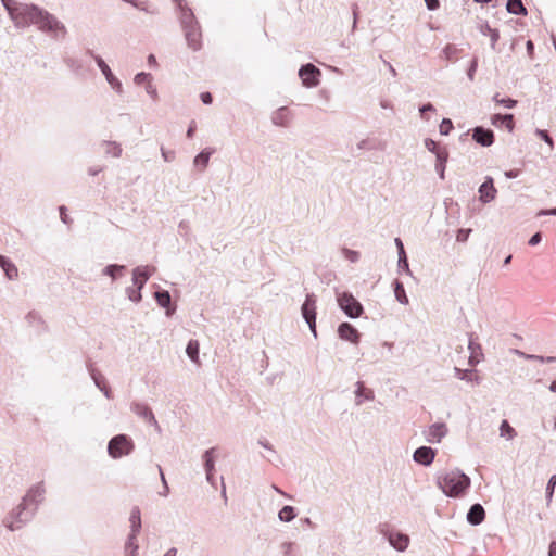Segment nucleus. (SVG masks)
Here are the masks:
<instances>
[{"label": "nucleus", "mask_w": 556, "mask_h": 556, "mask_svg": "<svg viewBox=\"0 0 556 556\" xmlns=\"http://www.w3.org/2000/svg\"><path fill=\"white\" fill-rule=\"evenodd\" d=\"M301 313L306 321V324L309 327L311 332L313 333L314 338H317V331H316V296L311 293L307 294L305 298V301L301 307Z\"/></svg>", "instance_id": "7"}, {"label": "nucleus", "mask_w": 556, "mask_h": 556, "mask_svg": "<svg viewBox=\"0 0 556 556\" xmlns=\"http://www.w3.org/2000/svg\"><path fill=\"white\" fill-rule=\"evenodd\" d=\"M214 452H215V448H210L203 455L204 468H205L207 476L212 475V472L214 471V468H215Z\"/></svg>", "instance_id": "34"}, {"label": "nucleus", "mask_w": 556, "mask_h": 556, "mask_svg": "<svg viewBox=\"0 0 556 556\" xmlns=\"http://www.w3.org/2000/svg\"><path fill=\"white\" fill-rule=\"evenodd\" d=\"M200 97L204 104H211L213 101L212 94L210 92H202Z\"/></svg>", "instance_id": "59"}, {"label": "nucleus", "mask_w": 556, "mask_h": 556, "mask_svg": "<svg viewBox=\"0 0 556 556\" xmlns=\"http://www.w3.org/2000/svg\"><path fill=\"white\" fill-rule=\"evenodd\" d=\"M354 404L362 406L365 402L374 401L375 393L371 389L365 387L364 382L357 381L354 390Z\"/></svg>", "instance_id": "15"}, {"label": "nucleus", "mask_w": 556, "mask_h": 556, "mask_svg": "<svg viewBox=\"0 0 556 556\" xmlns=\"http://www.w3.org/2000/svg\"><path fill=\"white\" fill-rule=\"evenodd\" d=\"M0 267L3 269L9 280L16 279L18 276L17 267L8 257L0 255Z\"/></svg>", "instance_id": "24"}, {"label": "nucleus", "mask_w": 556, "mask_h": 556, "mask_svg": "<svg viewBox=\"0 0 556 556\" xmlns=\"http://www.w3.org/2000/svg\"><path fill=\"white\" fill-rule=\"evenodd\" d=\"M299 76L306 88H314L319 85L321 72L315 65L308 63L299 70Z\"/></svg>", "instance_id": "9"}, {"label": "nucleus", "mask_w": 556, "mask_h": 556, "mask_svg": "<svg viewBox=\"0 0 556 556\" xmlns=\"http://www.w3.org/2000/svg\"><path fill=\"white\" fill-rule=\"evenodd\" d=\"M426 5L429 10H437L440 5L439 0H425Z\"/></svg>", "instance_id": "57"}, {"label": "nucleus", "mask_w": 556, "mask_h": 556, "mask_svg": "<svg viewBox=\"0 0 556 556\" xmlns=\"http://www.w3.org/2000/svg\"><path fill=\"white\" fill-rule=\"evenodd\" d=\"M437 452L430 446H420L415 450L413 454V459L419 465L422 466H430L434 458H435Z\"/></svg>", "instance_id": "14"}, {"label": "nucleus", "mask_w": 556, "mask_h": 556, "mask_svg": "<svg viewBox=\"0 0 556 556\" xmlns=\"http://www.w3.org/2000/svg\"><path fill=\"white\" fill-rule=\"evenodd\" d=\"M506 9L510 14L527 15V10L521 0H508Z\"/></svg>", "instance_id": "29"}, {"label": "nucleus", "mask_w": 556, "mask_h": 556, "mask_svg": "<svg viewBox=\"0 0 556 556\" xmlns=\"http://www.w3.org/2000/svg\"><path fill=\"white\" fill-rule=\"evenodd\" d=\"M130 522V533L129 535L137 536L140 529H141V517H140V510L139 508L135 507L129 517Z\"/></svg>", "instance_id": "25"}, {"label": "nucleus", "mask_w": 556, "mask_h": 556, "mask_svg": "<svg viewBox=\"0 0 556 556\" xmlns=\"http://www.w3.org/2000/svg\"><path fill=\"white\" fill-rule=\"evenodd\" d=\"M484 516V508L480 504H475L467 514V521L473 526H478L483 521Z\"/></svg>", "instance_id": "22"}, {"label": "nucleus", "mask_w": 556, "mask_h": 556, "mask_svg": "<svg viewBox=\"0 0 556 556\" xmlns=\"http://www.w3.org/2000/svg\"><path fill=\"white\" fill-rule=\"evenodd\" d=\"M472 139L482 147H490L494 142V134L490 129L476 127L472 131Z\"/></svg>", "instance_id": "17"}, {"label": "nucleus", "mask_w": 556, "mask_h": 556, "mask_svg": "<svg viewBox=\"0 0 556 556\" xmlns=\"http://www.w3.org/2000/svg\"><path fill=\"white\" fill-rule=\"evenodd\" d=\"M124 270V265L111 264L103 268L102 274L111 277L112 280H116Z\"/></svg>", "instance_id": "31"}, {"label": "nucleus", "mask_w": 556, "mask_h": 556, "mask_svg": "<svg viewBox=\"0 0 556 556\" xmlns=\"http://www.w3.org/2000/svg\"><path fill=\"white\" fill-rule=\"evenodd\" d=\"M384 538H387L388 542L392 547H394L399 552H404L408 547L409 538L408 535L397 532V531H386L382 532Z\"/></svg>", "instance_id": "12"}, {"label": "nucleus", "mask_w": 556, "mask_h": 556, "mask_svg": "<svg viewBox=\"0 0 556 556\" xmlns=\"http://www.w3.org/2000/svg\"><path fill=\"white\" fill-rule=\"evenodd\" d=\"M174 1L178 4V7L181 10L180 20H181L184 29L191 27V26H197L193 21V13L189 8L186 7L185 0H174Z\"/></svg>", "instance_id": "21"}, {"label": "nucleus", "mask_w": 556, "mask_h": 556, "mask_svg": "<svg viewBox=\"0 0 556 556\" xmlns=\"http://www.w3.org/2000/svg\"><path fill=\"white\" fill-rule=\"evenodd\" d=\"M491 123L495 127H502L504 126L509 132H513L515 123H514V115L513 114H494L491 117Z\"/></svg>", "instance_id": "19"}, {"label": "nucleus", "mask_w": 556, "mask_h": 556, "mask_svg": "<svg viewBox=\"0 0 556 556\" xmlns=\"http://www.w3.org/2000/svg\"><path fill=\"white\" fill-rule=\"evenodd\" d=\"M157 468H159L161 480H162V483H163V486H164V492L162 493V495L166 496L168 494L169 489H168V485H167V482L165 480V477H164V473L162 471L161 466H157Z\"/></svg>", "instance_id": "55"}, {"label": "nucleus", "mask_w": 556, "mask_h": 556, "mask_svg": "<svg viewBox=\"0 0 556 556\" xmlns=\"http://www.w3.org/2000/svg\"><path fill=\"white\" fill-rule=\"evenodd\" d=\"M93 59L104 77L112 73V70L101 56L94 55Z\"/></svg>", "instance_id": "45"}, {"label": "nucleus", "mask_w": 556, "mask_h": 556, "mask_svg": "<svg viewBox=\"0 0 556 556\" xmlns=\"http://www.w3.org/2000/svg\"><path fill=\"white\" fill-rule=\"evenodd\" d=\"M477 66H478V61L477 59H473L468 71H467V76L469 78L470 81H472L475 79V74H476V71H477Z\"/></svg>", "instance_id": "53"}, {"label": "nucleus", "mask_w": 556, "mask_h": 556, "mask_svg": "<svg viewBox=\"0 0 556 556\" xmlns=\"http://www.w3.org/2000/svg\"><path fill=\"white\" fill-rule=\"evenodd\" d=\"M212 152L207 150L201 151L193 160V165L204 170L208 164Z\"/></svg>", "instance_id": "30"}, {"label": "nucleus", "mask_w": 556, "mask_h": 556, "mask_svg": "<svg viewBox=\"0 0 556 556\" xmlns=\"http://www.w3.org/2000/svg\"><path fill=\"white\" fill-rule=\"evenodd\" d=\"M341 253L343 257L351 263H357L361 260V253L356 250L343 248Z\"/></svg>", "instance_id": "41"}, {"label": "nucleus", "mask_w": 556, "mask_h": 556, "mask_svg": "<svg viewBox=\"0 0 556 556\" xmlns=\"http://www.w3.org/2000/svg\"><path fill=\"white\" fill-rule=\"evenodd\" d=\"M200 344L197 340H190L186 348V354L190 358V361L197 365H200Z\"/></svg>", "instance_id": "26"}, {"label": "nucleus", "mask_w": 556, "mask_h": 556, "mask_svg": "<svg viewBox=\"0 0 556 556\" xmlns=\"http://www.w3.org/2000/svg\"><path fill=\"white\" fill-rule=\"evenodd\" d=\"M541 239H542V238H541V233H540V232H536V233H534V235L530 238V240H529V244H530V245H536V244H539V243L541 242Z\"/></svg>", "instance_id": "60"}, {"label": "nucleus", "mask_w": 556, "mask_h": 556, "mask_svg": "<svg viewBox=\"0 0 556 556\" xmlns=\"http://www.w3.org/2000/svg\"><path fill=\"white\" fill-rule=\"evenodd\" d=\"M555 485H556V473L553 475L549 478L548 482H547V486H546V498H547V502H551V500H552Z\"/></svg>", "instance_id": "47"}, {"label": "nucleus", "mask_w": 556, "mask_h": 556, "mask_svg": "<svg viewBox=\"0 0 556 556\" xmlns=\"http://www.w3.org/2000/svg\"><path fill=\"white\" fill-rule=\"evenodd\" d=\"M452 129H453L452 121L448 118H443L439 126L440 134L443 136H447Z\"/></svg>", "instance_id": "46"}, {"label": "nucleus", "mask_w": 556, "mask_h": 556, "mask_svg": "<svg viewBox=\"0 0 556 556\" xmlns=\"http://www.w3.org/2000/svg\"><path fill=\"white\" fill-rule=\"evenodd\" d=\"M141 290L135 286L126 288L127 298L134 303H139L142 299Z\"/></svg>", "instance_id": "42"}, {"label": "nucleus", "mask_w": 556, "mask_h": 556, "mask_svg": "<svg viewBox=\"0 0 556 556\" xmlns=\"http://www.w3.org/2000/svg\"><path fill=\"white\" fill-rule=\"evenodd\" d=\"M137 536L128 535L125 549H126V556H138V544L136 543Z\"/></svg>", "instance_id": "37"}, {"label": "nucleus", "mask_w": 556, "mask_h": 556, "mask_svg": "<svg viewBox=\"0 0 556 556\" xmlns=\"http://www.w3.org/2000/svg\"><path fill=\"white\" fill-rule=\"evenodd\" d=\"M155 300L157 302V304L161 306V307H168L169 304H170V294L168 291H157L155 292Z\"/></svg>", "instance_id": "39"}, {"label": "nucleus", "mask_w": 556, "mask_h": 556, "mask_svg": "<svg viewBox=\"0 0 556 556\" xmlns=\"http://www.w3.org/2000/svg\"><path fill=\"white\" fill-rule=\"evenodd\" d=\"M148 65L152 68H156L159 66L156 58L154 54H150L147 59Z\"/></svg>", "instance_id": "58"}, {"label": "nucleus", "mask_w": 556, "mask_h": 556, "mask_svg": "<svg viewBox=\"0 0 556 556\" xmlns=\"http://www.w3.org/2000/svg\"><path fill=\"white\" fill-rule=\"evenodd\" d=\"M548 556H556V540L552 541L548 546Z\"/></svg>", "instance_id": "63"}, {"label": "nucleus", "mask_w": 556, "mask_h": 556, "mask_svg": "<svg viewBox=\"0 0 556 556\" xmlns=\"http://www.w3.org/2000/svg\"><path fill=\"white\" fill-rule=\"evenodd\" d=\"M394 294L401 304H408V298L406 296L405 289L401 282L395 283Z\"/></svg>", "instance_id": "43"}, {"label": "nucleus", "mask_w": 556, "mask_h": 556, "mask_svg": "<svg viewBox=\"0 0 556 556\" xmlns=\"http://www.w3.org/2000/svg\"><path fill=\"white\" fill-rule=\"evenodd\" d=\"M339 307L350 317L357 318L363 312V305L353 296L352 293L342 292L337 295Z\"/></svg>", "instance_id": "6"}, {"label": "nucleus", "mask_w": 556, "mask_h": 556, "mask_svg": "<svg viewBox=\"0 0 556 556\" xmlns=\"http://www.w3.org/2000/svg\"><path fill=\"white\" fill-rule=\"evenodd\" d=\"M481 33L483 35H489V37L491 38V48L495 49L496 42L500 39L498 31L496 29L491 28L488 24H485L481 27Z\"/></svg>", "instance_id": "36"}, {"label": "nucleus", "mask_w": 556, "mask_h": 556, "mask_svg": "<svg viewBox=\"0 0 556 556\" xmlns=\"http://www.w3.org/2000/svg\"><path fill=\"white\" fill-rule=\"evenodd\" d=\"M46 488L42 482L33 485L23 498V503L28 506H37L45 498Z\"/></svg>", "instance_id": "11"}, {"label": "nucleus", "mask_w": 556, "mask_h": 556, "mask_svg": "<svg viewBox=\"0 0 556 556\" xmlns=\"http://www.w3.org/2000/svg\"><path fill=\"white\" fill-rule=\"evenodd\" d=\"M131 410L137 416L141 417L142 419H144L151 424H156V420H155V417H154L152 410L146 404L135 403L131 406Z\"/></svg>", "instance_id": "23"}, {"label": "nucleus", "mask_w": 556, "mask_h": 556, "mask_svg": "<svg viewBox=\"0 0 556 556\" xmlns=\"http://www.w3.org/2000/svg\"><path fill=\"white\" fill-rule=\"evenodd\" d=\"M146 92L149 97H151L153 100H156L159 98L157 88L153 84V81H150L146 87Z\"/></svg>", "instance_id": "50"}, {"label": "nucleus", "mask_w": 556, "mask_h": 556, "mask_svg": "<svg viewBox=\"0 0 556 556\" xmlns=\"http://www.w3.org/2000/svg\"><path fill=\"white\" fill-rule=\"evenodd\" d=\"M161 152L165 162H172L174 160V152H168L164 149H161Z\"/></svg>", "instance_id": "61"}, {"label": "nucleus", "mask_w": 556, "mask_h": 556, "mask_svg": "<svg viewBox=\"0 0 556 556\" xmlns=\"http://www.w3.org/2000/svg\"><path fill=\"white\" fill-rule=\"evenodd\" d=\"M539 216H542V215H554L556 216V207L555 208H549V210H542L538 213Z\"/></svg>", "instance_id": "64"}, {"label": "nucleus", "mask_w": 556, "mask_h": 556, "mask_svg": "<svg viewBox=\"0 0 556 556\" xmlns=\"http://www.w3.org/2000/svg\"><path fill=\"white\" fill-rule=\"evenodd\" d=\"M11 21L16 28H26L37 25L41 8L35 4L21 3L15 0H1Z\"/></svg>", "instance_id": "1"}, {"label": "nucleus", "mask_w": 556, "mask_h": 556, "mask_svg": "<svg viewBox=\"0 0 556 556\" xmlns=\"http://www.w3.org/2000/svg\"><path fill=\"white\" fill-rule=\"evenodd\" d=\"M287 115L288 111L286 108H280L273 116V122L275 125L285 126L287 124Z\"/></svg>", "instance_id": "40"}, {"label": "nucleus", "mask_w": 556, "mask_h": 556, "mask_svg": "<svg viewBox=\"0 0 556 556\" xmlns=\"http://www.w3.org/2000/svg\"><path fill=\"white\" fill-rule=\"evenodd\" d=\"M296 517L293 506L286 505L278 513V519L282 522H291Z\"/></svg>", "instance_id": "33"}, {"label": "nucleus", "mask_w": 556, "mask_h": 556, "mask_svg": "<svg viewBox=\"0 0 556 556\" xmlns=\"http://www.w3.org/2000/svg\"><path fill=\"white\" fill-rule=\"evenodd\" d=\"M150 81H153V76L150 73L140 72L134 76V84L136 86H147Z\"/></svg>", "instance_id": "38"}, {"label": "nucleus", "mask_w": 556, "mask_h": 556, "mask_svg": "<svg viewBox=\"0 0 556 556\" xmlns=\"http://www.w3.org/2000/svg\"><path fill=\"white\" fill-rule=\"evenodd\" d=\"M493 101L497 104H501V105H504L505 108L507 109H513L516 106L517 104V101L514 100V99H510V98H500V94L496 93L494 97H493Z\"/></svg>", "instance_id": "44"}, {"label": "nucleus", "mask_w": 556, "mask_h": 556, "mask_svg": "<svg viewBox=\"0 0 556 556\" xmlns=\"http://www.w3.org/2000/svg\"><path fill=\"white\" fill-rule=\"evenodd\" d=\"M134 448L132 441L126 434L113 437L108 444V453L114 459L129 455Z\"/></svg>", "instance_id": "5"}, {"label": "nucleus", "mask_w": 556, "mask_h": 556, "mask_svg": "<svg viewBox=\"0 0 556 556\" xmlns=\"http://www.w3.org/2000/svg\"><path fill=\"white\" fill-rule=\"evenodd\" d=\"M447 160L448 152L446 149L437 151L434 169L441 179L445 178V168Z\"/></svg>", "instance_id": "20"}, {"label": "nucleus", "mask_w": 556, "mask_h": 556, "mask_svg": "<svg viewBox=\"0 0 556 556\" xmlns=\"http://www.w3.org/2000/svg\"><path fill=\"white\" fill-rule=\"evenodd\" d=\"M462 49L458 48L456 45L454 43H448L444 47V49L442 50V55L444 56L445 60L447 61H454V60H457L459 53H460Z\"/></svg>", "instance_id": "32"}, {"label": "nucleus", "mask_w": 556, "mask_h": 556, "mask_svg": "<svg viewBox=\"0 0 556 556\" xmlns=\"http://www.w3.org/2000/svg\"><path fill=\"white\" fill-rule=\"evenodd\" d=\"M470 478L458 469L447 471L438 478V486L442 492L451 497H456L469 488Z\"/></svg>", "instance_id": "2"}, {"label": "nucleus", "mask_w": 556, "mask_h": 556, "mask_svg": "<svg viewBox=\"0 0 556 556\" xmlns=\"http://www.w3.org/2000/svg\"><path fill=\"white\" fill-rule=\"evenodd\" d=\"M110 88L118 96L124 93V86L122 80L112 72L104 77Z\"/></svg>", "instance_id": "28"}, {"label": "nucleus", "mask_w": 556, "mask_h": 556, "mask_svg": "<svg viewBox=\"0 0 556 556\" xmlns=\"http://www.w3.org/2000/svg\"><path fill=\"white\" fill-rule=\"evenodd\" d=\"M185 36L188 42V46L197 51L201 48V34L197 26H191L185 28Z\"/></svg>", "instance_id": "18"}, {"label": "nucleus", "mask_w": 556, "mask_h": 556, "mask_svg": "<svg viewBox=\"0 0 556 556\" xmlns=\"http://www.w3.org/2000/svg\"><path fill=\"white\" fill-rule=\"evenodd\" d=\"M421 434L427 443L439 444L448 434V427L445 422H434L425 428Z\"/></svg>", "instance_id": "8"}, {"label": "nucleus", "mask_w": 556, "mask_h": 556, "mask_svg": "<svg viewBox=\"0 0 556 556\" xmlns=\"http://www.w3.org/2000/svg\"><path fill=\"white\" fill-rule=\"evenodd\" d=\"M515 429L509 425L507 420H503L500 426V435L505 438L507 441L513 440L516 437Z\"/></svg>", "instance_id": "35"}, {"label": "nucleus", "mask_w": 556, "mask_h": 556, "mask_svg": "<svg viewBox=\"0 0 556 556\" xmlns=\"http://www.w3.org/2000/svg\"><path fill=\"white\" fill-rule=\"evenodd\" d=\"M33 516V509L26 506L23 502L4 518L3 525L10 531L21 529Z\"/></svg>", "instance_id": "4"}, {"label": "nucleus", "mask_w": 556, "mask_h": 556, "mask_svg": "<svg viewBox=\"0 0 556 556\" xmlns=\"http://www.w3.org/2000/svg\"><path fill=\"white\" fill-rule=\"evenodd\" d=\"M104 149V154L112 157H121L123 149L119 143L116 141H104L102 143Z\"/></svg>", "instance_id": "27"}, {"label": "nucleus", "mask_w": 556, "mask_h": 556, "mask_svg": "<svg viewBox=\"0 0 556 556\" xmlns=\"http://www.w3.org/2000/svg\"><path fill=\"white\" fill-rule=\"evenodd\" d=\"M156 271L154 266H137L132 269V285L138 289H143L149 278Z\"/></svg>", "instance_id": "10"}, {"label": "nucleus", "mask_w": 556, "mask_h": 556, "mask_svg": "<svg viewBox=\"0 0 556 556\" xmlns=\"http://www.w3.org/2000/svg\"><path fill=\"white\" fill-rule=\"evenodd\" d=\"M479 200L483 203H490L495 200L497 190L494 187L493 178L488 176L485 177L484 182L479 187Z\"/></svg>", "instance_id": "13"}, {"label": "nucleus", "mask_w": 556, "mask_h": 556, "mask_svg": "<svg viewBox=\"0 0 556 556\" xmlns=\"http://www.w3.org/2000/svg\"><path fill=\"white\" fill-rule=\"evenodd\" d=\"M338 336L340 339L351 342L352 344H358L361 339L358 330L349 323H342L339 325Z\"/></svg>", "instance_id": "16"}, {"label": "nucleus", "mask_w": 556, "mask_h": 556, "mask_svg": "<svg viewBox=\"0 0 556 556\" xmlns=\"http://www.w3.org/2000/svg\"><path fill=\"white\" fill-rule=\"evenodd\" d=\"M535 135L539 136L541 139H543L548 146L551 149H553L554 147V141L553 139L549 137V135L547 134V131L545 130H542V129H536L535 130Z\"/></svg>", "instance_id": "51"}, {"label": "nucleus", "mask_w": 556, "mask_h": 556, "mask_svg": "<svg viewBox=\"0 0 556 556\" xmlns=\"http://www.w3.org/2000/svg\"><path fill=\"white\" fill-rule=\"evenodd\" d=\"M397 265H399L400 269H403V270H406V271L409 270L408 262H407V257H406L405 251H399V263H397Z\"/></svg>", "instance_id": "48"}, {"label": "nucleus", "mask_w": 556, "mask_h": 556, "mask_svg": "<svg viewBox=\"0 0 556 556\" xmlns=\"http://www.w3.org/2000/svg\"><path fill=\"white\" fill-rule=\"evenodd\" d=\"M526 359L534 361V362H540V363H544L545 362L544 356L534 355V354H530V355L526 356Z\"/></svg>", "instance_id": "62"}, {"label": "nucleus", "mask_w": 556, "mask_h": 556, "mask_svg": "<svg viewBox=\"0 0 556 556\" xmlns=\"http://www.w3.org/2000/svg\"><path fill=\"white\" fill-rule=\"evenodd\" d=\"M455 372H456V376L458 379L460 380H465V381H473V378L471 377V371L470 370H462L459 368H455Z\"/></svg>", "instance_id": "49"}, {"label": "nucleus", "mask_w": 556, "mask_h": 556, "mask_svg": "<svg viewBox=\"0 0 556 556\" xmlns=\"http://www.w3.org/2000/svg\"><path fill=\"white\" fill-rule=\"evenodd\" d=\"M41 31L49 34L54 38H62L66 34V28L62 22H60L54 15L50 14L46 10H41V13L36 25Z\"/></svg>", "instance_id": "3"}, {"label": "nucleus", "mask_w": 556, "mask_h": 556, "mask_svg": "<svg viewBox=\"0 0 556 556\" xmlns=\"http://www.w3.org/2000/svg\"><path fill=\"white\" fill-rule=\"evenodd\" d=\"M434 111V106L431 104V103H427V104H424L420 109H419V112L421 114L422 117H425V114L427 112H432Z\"/></svg>", "instance_id": "56"}, {"label": "nucleus", "mask_w": 556, "mask_h": 556, "mask_svg": "<svg viewBox=\"0 0 556 556\" xmlns=\"http://www.w3.org/2000/svg\"><path fill=\"white\" fill-rule=\"evenodd\" d=\"M470 229H459L456 236L457 241H466L469 237Z\"/></svg>", "instance_id": "54"}, {"label": "nucleus", "mask_w": 556, "mask_h": 556, "mask_svg": "<svg viewBox=\"0 0 556 556\" xmlns=\"http://www.w3.org/2000/svg\"><path fill=\"white\" fill-rule=\"evenodd\" d=\"M425 147L426 149L431 152V153H434L437 155V151L438 150H443L444 148H438V144L435 141H433L432 139H426L425 140Z\"/></svg>", "instance_id": "52"}]
</instances>
